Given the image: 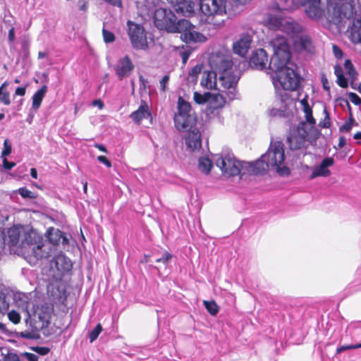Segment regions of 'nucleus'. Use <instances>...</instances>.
<instances>
[{
	"label": "nucleus",
	"mask_w": 361,
	"mask_h": 361,
	"mask_svg": "<svg viewBox=\"0 0 361 361\" xmlns=\"http://www.w3.org/2000/svg\"><path fill=\"white\" fill-rule=\"evenodd\" d=\"M51 267L55 268L61 274L69 271L72 268V262L63 254H59L50 262Z\"/></svg>",
	"instance_id": "nucleus-17"
},
{
	"label": "nucleus",
	"mask_w": 361,
	"mask_h": 361,
	"mask_svg": "<svg viewBox=\"0 0 361 361\" xmlns=\"http://www.w3.org/2000/svg\"><path fill=\"white\" fill-rule=\"evenodd\" d=\"M352 123L350 122H345L341 128L340 130L342 132H349L352 128Z\"/></svg>",
	"instance_id": "nucleus-52"
},
{
	"label": "nucleus",
	"mask_w": 361,
	"mask_h": 361,
	"mask_svg": "<svg viewBox=\"0 0 361 361\" xmlns=\"http://www.w3.org/2000/svg\"><path fill=\"white\" fill-rule=\"evenodd\" d=\"M270 46L274 55L269 63V68L274 73L273 75H276L277 73L283 72L285 69L289 68V65H291L289 63L290 57L289 46L283 36H279L272 39Z\"/></svg>",
	"instance_id": "nucleus-5"
},
{
	"label": "nucleus",
	"mask_w": 361,
	"mask_h": 361,
	"mask_svg": "<svg viewBox=\"0 0 361 361\" xmlns=\"http://www.w3.org/2000/svg\"><path fill=\"white\" fill-rule=\"evenodd\" d=\"M102 326L100 324H98L96 327L92 329L90 334H89V338H90V343H92L94 342L99 336V334L102 332Z\"/></svg>",
	"instance_id": "nucleus-38"
},
{
	"label": "nucleus",
	"mask_w": 361,
	"mask_h": 361,
	"mask_svg": "<svg viewBox=\"0 0 361 361\" xmlns=\"http://www.w3.org/2000/svg\"><path fill=\"white\" fill-rule=\"evenodd\" d=\"M352 0H327L328 14L329 15V8L331 7H343L351 3Z\"/></svg>",
	"instance_id": "nucleus-36"
},
{
	"label": "nucleus",
	"mask_w": 361,
	"mask_h": 361,
	"mask_svg": "<svg viewBox=\"0 0 361 361\" xmlns=\"http://www.w3.org/2000/svg\"><path fill=\"white\" fill-rule=\"evenodd\" d=\"M95 147L97 148L98 149H99L100 151L103 152H105L106 153L107 152V150H106V148L103 145H101V144H95Z\"/></svg>",
	"instance_id": "nucleus-60"
},
{
	"label": "nucleus",
	"mask_w": 361,
	"mask_h": 361,
	"mask_svg": "<svg viewBox=\"0 0 361 361\" xmlns=\"http://www.w3.org/2000/svg\"><path fill=\"white\" fill-rule=\"evenodd\" d=\"M212 164V161L206 157H201L199 159V170L206 174H208L211 170Z\"/></svg>",
	"instance_id": "nucleus-34"
},
{
	"label": "nucleus",
	"mask_w": 361,
	"mask_h": 361,
	"mask_svg": "<svg viewBox=\"0 0 361 361\" xmlns=\"http://www.w3.org/2000/svg\"><path fill=\"white\" fill-rule=\"evenodd\" d=\"M272 82L276 90V94L280 97L281 106L279 109L273 108L270 110V115L274 116H284L290 96L287 93H282V90L294 91L300 85V78L293 68L285 69L281 73L272 75Z\"/></svg>",
	"instance_id": "nucleus-4"
},
{
	"label": "nucleus",
	"mask_w": 361,
	"mask_h": 361,
	"mask_svg": "<svg viewBox=\"0 0 361 361\" xmlns=\"http://www.w3.org/2000/svg\"><path fill=\"white\" fill-rule=\"evenodd\" d=\"M12 147L8 139H6L4 142V149L1 152V157L6 158L11 153Z\"/></svg>",
	"instance_id": "nucleus-42"
},
{
	"label": "nucleus",
	"mask_w": 361,
	"mask_h": 361,
	"mask_svg": "<svg viewBox=\"0 0 361 361\" xmlns=\"http://www.w3.org/2000/svg\"><path fill=\"white\" fill-rule=\"evenodd\" d=\"M78 5L81 11H85L87 8V3L85 0H79Z\"/></svg>",
	"instance_id": "nucleus-55"
},
{
	"label": "nucleus",
	"mask_w": 361,
	"mask_h": 361,
	"mask_svg": "<svg viewBox=\"0 0 361 361\" xmlns=\"http://www.w3.org/2000/svg\"><path fill=\"white\" fill-rule=\"evenodd\" d=\"M213 161L227 176L253 174L252 162L240 161L231 153L216 154L213 157Z\"/></svg>",
	"instance_id": "nucleus-6"
},
{
	"label": "nucleus",
	"mask_w": 361,
	"mask_h": 361,
	"mask_svg": "<svg viewBox=\"0 0 361 361\" xmlns=\"http://www.w3.org/2000/svg\"><path fill=\"white\" fill-rule=\"evenodd\" d=\"M9 243L12 246H18L22 248L26 247V244H29L30 234L25 231L22 228L13 227L8 231Z\"/></svg>",
	"instance_id": "nucleus-12"
},
{
	"label": "nucleus",
	"mask_w": 361,
	"mask_h": 361,
	"mask_svg": "<svg viewBox=\"0 0 361 361\" xmlns=\"http://www.w3.org/2000/svg\"><path fill=\"white\" fill-rule=\"evenodd\" d=\"M25 310L28 318H37L41 322L48 321L51 312V308L47 305H42L39 307L35 306L32 302H27Z\"/></svg>",
	"instance_id": "nucleus-11"
},
{
	"label": "nucleus",
	"mask_w": 361,
	"mask_h": 361,
	"mask_svg": "<svg viewBox=\"0 0 361 361\" xmlns=\"http://www.w3.org/2000/svg\"><path fill=\"white\" fill-rule=\"evenodd\" d=\"M21 336H22V337L25 338H31L30 334L27 333V332H22Z\"/></svg>",
	"instance_id": "nucleus-62"
},
{
	"label": "nucleus",
	"mask_w": 361,
	"mask_h": 361,
	"mask_svg": "<svg viewBox=\"0 0 361 361\" xmlns=\"http://www.w3.org/2000/svg\"><path fill=\"white\" fill-rule=\"evenodd\" d=\"M324 113L325 114V116L324 120L322 122H320L319 126L322 128H329L331 126L330 118L326 108L324 109Z\"/></svg>",
	"instance_id": "nucleus-45"
},
{
	"label": "nucleus",
	"mask_w": 361,
	"mask_h": 361,
	"mask_svg": "<svg viewBox=\"0 0 361 361\" xmlns=\"http://www.w3.org/2000/svg\"><path fill=\"white\" fill-rule=\"evenodd\" d=\"M268 56L266 51L263 49H257L252 53L250 59V66L260 70L266 68Z\"/></svg>",
	"instance_id": "nucleus-19"
},
{
	"label": "nucleus",
	"mask_w": 361,
	"mask_h": 361,
	"mask_svg": "<svg viewBox=\"0 0 361 361\" xmlns=\"http://www.w3.org/2000/svg\"><path fill=\"white\" fill-rule=\"evenodd\" d=\"M200 8L207 18L226 14L225 0H200Z\"/></svg>",
	"instance_id": "nucleus-9"
},
{
	"label": "nucleus",
	"mask_w": 361,
	"mask_h": 361,
	"mask_svg": "<svg viewBox=\"0 0 361 361\" xmlns=\"http://www.w3.org/2000/svg\"><path fill=\"white\" fill-rule=\"evenodd\" d=\"M334 163V159L331 157H326L324 159L321 164L314 169L312 174L310 175V179H313L319 176H329L331 175V171L328 168L333 166Z\"/></svg>",
	"instance_id": "nucleus-20"
},
{
	"label": "nucleus",
	"mask_w": 361,
	"mask_h": 361,
	"mask_svg": "<svg viewBox=\"0 0 361 361\" xmlns=\"http://www.w3.org/2000/svg\"><path fill=\"white\" fill-rule=\"evenodd\" d=\"M133 68L134 65L128 56L120 59L114 67L116 75L121 80L129 76Z\"/></svg>",
	"instance_id": "nucleus-16"
},
{
	"label": "nucleus",
	"mask_w": 361,
	"mask_h": 361,
	"mask_svg": "<svg viewBox=\"0 0 361 361\" xmlns=\"http://www.w3.org/2000/svg\"><path fill=\"white\" fill-rule=\"evenodd\" d=\"M252 42V36L248 32H243L239 35L238 39L233 44V49L235 54L245 56L250 48Z\"/></svg>",
	"instance_id": "nucleus-15"
},
{
	"label": "nucleus",
	"mask_w": 361,
	"mask_h": 361,
	"mask_svg": "<svg viewBox=\"0 0 361 361\" xmlns=\"http://www.w3.org/2000/svg\"><path fill=\"white\" fill-rule=\"evenodd\" d=\"M202 72V66L196 65L194 66L188 73V76L187 78V80L188 83L190 84H196L197 82L198 76Z\"/></svg>",
	"instance_id": "nucleus-33"
},
{
	"label": "nucleus",
	"mask_w": 361,
	"mask_h": 361,
	"mask_svg": "<svg viewBox=\"0 0 361 361\" xmlns=\"http://www.w3.org/2000/svg\"><path fill=\"white\" fill-rule=\"evenodd\" d=\"M353 137L355 140L361 139V132H358V133H355Z\"/></svg>",
	"instance_id": "nucleus-63"
},
{
	"label": "nucleus",
	"mask_w": 361,
	"mask_h": 361,
	"mask_svg": "<svg viewBox=\"0 0 361 361\" xmlns=\"http://www.w3.org/2000/svg\"><path fill=\"white\" fill-rule=\"evenodd\" d=\"M130 118L136 123L139 124L143 118L151 117L148 105L144 100L141 101L139 108L130 115Z\"/></svg>",
	"instance_id": "nucleus-23"
},
{
	"label": "nucleus",
	"mask_w": 361,
	"mask_h": 361,
	"mask_svg": "<svg viewBox=\"0 0 361 361\" xmlns=\"http://www.w3.org/2000/svg\"><path fill=\"white\" fill-rule=\"evenodd\" d=\"M237 5H245L251 0H232Z\"/></svg>",
	"instance_id": "nucleus-58"
},
{
	"label": "nucleus",
	"mask_w": 361,
	"mask_h": 361,
	"mask_svg": "<svg viewBox=\"0 0 361 361\" xmlns=\"http://www.w3.org/2000/svg\"><path fill=\"white\" fill-rule=\"evenodd\" d=\"M306 140L302 137L297 135L294 133H291L287 137V142L289 145V147L292 150L301 149L305 143Z\"/></svg>",
	"instance_id": "nucleus-28"
},
{
	"label": "nucleus",
	"mask_w": 361,
	"mask_h": 361,
	"mask_svg": "<svg viewBox=\"0 0 361 361\" xmlns=\"http://www.w3.org/2000/svg\"><path fill=\"white\" fill-rule=\"evenodd\" d=\"M204 305L207 310L212 314L215 315L219 312V307L214 301H204Z\"/></svg>",
	"instance_id": "nucleus-37"
},
{
	"label": "nucleus",
	"mask_w": 361,
	"mask_h": 361,
	"mask_svg": "<svg viewBox=\"0 0 361 361\" xmlns=\"http://www.w3.org/2000/svg\"><path fill=\"white\" fill-rule=\"evenodd\" d=\"M295 45L300 49L304 50L308 53L314 51V46L310 37L307 35H302L298 40L295 42Z\"/></svg>",
	"instance_id": "nucleus-29"
},
{
	"label": "nucleus",
	"mask_w": 361,
	"mask_h": 361,
	"mask_svg": "<svg viewBox=\"0 0 361 361\" xmlns=\"http://www.w3.org/2000/svg\"><path fill=\"white\" fill-rule=\"evenodd\" d=\"M30 175L33 178H35V179L37 178V171L36 169L32 168L30 169Z\"/></svg>",
	"instance_id": "nucleus-61"
},
{
	"label": "nucleus",
	"mask_w": 361,
	"mask_h": 361,
	"mask_svg": "<svg viewBox=\"0 0 361 361\" xmlns=\"http://www.w3.org/2000/svg\"><path fill=\"white\" fill-rule=\"evenodd\" d=\"M18 194H20L23 198L34 199L35 198V194L27 189L26 188H20L18 190Z\"/></svg>",
	"instance_id": "nucleus-41"
},
{
	"label": "nucleus",
	"mask_w": 361,
	"mask_h": 361,
	"mask_svg": "<svg viewBox=\"0 0 361 361\" xmlns=\"http://www.w3.org/2000/svg\"><path fill=\"white\" fill-rule=\"evenodd\" d=\"M26 91V87H18L15 91V95L24 96Z\"/></svg>",
	"instance_id": "nucleus-54"
},
{
	"label": "nucleus",
	"mask_w": 361,
	"mask_h": 361,
	"mask_svg": "<svg viewBox=\"0 0 361 361\" xmlns=\"http://www.w3.org/2000/svg\"><path fill=\"white\" fill-rule=\"evenodd\" d=\"M97 159L99 162L105 164L108 168H110L111 166V161L104 156H99L97 157Z\"/></svg>",
	"instance_id": "nucleus-50"
},
{
	"label": "nucleus",
	"mask_w": 361,
	"mask_h": 361,
	"mask_svg": "<svg viewBox=\"0 0 361 361\" xmlns=\"http://www.w3.org/2000/svg\"><path fill=\"white\" fill-rule=\"evenodd\" d=\"M305 126L306 124L304 122L300 123L298 125L297 130L293 133L297 135H299L300 137H302L306 140V137L308 135V133L305 129Z\"/></svg>",
	"instance_id": "nucleus-39"
},
{
	"label": "nucleus",
	"mask_w": 361,
	"mask_h": 361,
	"mask_svg": "<svg viewBox=\"0 0 361 361\" xmlns=\"http://www.w3.org/2000/svg\"><path fill=\"white\" fill-rule=\"evenodd\" d=\"M175 20L176 16L171 10L159 8L154 12V24L159 30H165L169 32L173 28V23Z\"/></svg>",
	"instance_id": "nucleus-10"
},
{
	"label": "nucleus",
	"mask_w": 361,
	"mask_h": 361,
	"mask_svg": "<svg viewBox=\"0 0 361 361\" xmlns=\"http://www.w3.org/2000/svg\"><path fill=\"white\" fill-rule=\"evenodd\" d=\"M333 51L336 58H341L343 56V52L341 49L337 47L336 45H333Z\"/></svg>",
	"instance_id": "nucleus-51"
},
{
	"label": "nucleus",
	"mask_w": 361,
	"mask_h": 361,
	"mask_svg": "<svg viewBox=\"0 0 361 361\" xmlns=\"http://www.w3.org/2000/svg\"><path fill=\"white\" fill-rule=\"evenodd\" d=\"M200 85L202 87L208 90H217L218 77L216 71L213 70V71L210 72H204Z\"/></svg>",
	"instance_id": "nucleus-22"
},
{
	"label": "nucleus",
	"mask_w": 361,
	"mask_h": 361,
	"mask_svg": "<svg viewBox=\"0 0 361 361\" xmlns=\"http://www.w3.org/2000/svg\"><path fill=\"white\" fill-rule=\"evenodd\" d=\"M46 56V54L44 52H42V51H39L38 53V58L39 59H43Z\"/></svg>",
	"instance_id": "nucleus-64"
},
{
	"label": "nucleus",
	"mask_w": 361,
	"mask_h": 361,
	"mask_svg": "<svg viewBox=\"0 0 361 361\" xmlns=\"http://www.w3.org/2000/svg\"><path fill=\"white\" fill-rule=\"evenodd\" d=\"M190 104L183 98L179 97L178 102V113L175 114L174 123L176 128L182 130L195 123V118L191 114Z\"/></svg>",
	"instance_id": "nucleus-7"
},
{
	"label": "nucleus",
	"mask_w": 361,
	"mask_h": 361,
	"mask_svg": "<svg viewBox=\"0 0 361 361\" xmlns=\"http://www.w3.org/2000/svg\"><path fill=\"white\" fill-rule=\"evenodd\" d=\"M350 98L355 104H360L361 103V99L355 93H350Z\"/></svg>",
	"instance_id": "nucleus-53"
},
{
	"label": "nucleus",
	"mask_w": 361,
	"mask_h": 361,
	"mask_svg": "<svg viewBox=\"0 0 361 361\" xmlns=\"http://www.w3.org/2000/svg\"><path fill=\"white\" fill-rule=\"evenodd\" d=\"M330 20L341 26L347 21H353L349 27L350 37L353 43L361 42V5L358 0H352L351 3L338 8H329Z\"/></svg>",
	"instance_id": "nucleus-2"
},
{
	"label": "nucleus",
	"mask_w": 361,
	"mask_h": 361,
	"mask_svg": "<svg viewBox=\"0 0 361 361\" xmlns=\"http://www.w3.org/2000/svg\"><path fill=\"white\" fill-rule=\"evenodd\" d=\"M194 29L195 26H193L188 32L181 35V39L186 43L206 42L207 37L203 34L195 31Z\"/></svg>",
	"instance_id": "nucleus-24"
},
{
	"label": "nucleus",
	"mask_w": 361,
	"mask_h": 361,
	"mask_svg": "<svg viewBox=\"0 0 361 361\" xmlns=\"http://www.w3.org/2000/svg\"><path fill=\"white\" fill-rule=\"evenodd\" d=\"M128 34L132 46L136 49L145 50L148 48L147 39L144 28L132 21H128Z\"/></svg>",
	"instance_id": "nucleus-8"
},
{
	"label": "nucleus",
	"mask_w": 361,
	"mask_h": 361,
	"mask_svg": "<svg viewBox=\"0 0 361 361\" xmlns=\"http://www.w3.org/2000/svg\"><path fill=\"white\" fill-rule=\"evenodd\" d=\"M296 6H305L307 15L312 19H318L322 16L320 8V0H292Z\"/></svg>",
	"instance_id": "nucleus-13"
},
{
	"label": "nucleus",
	"mask_w": 361,
	"mask_h": 361,
	"mask_svg": "<svg viewBox=\"0 0 361 361\" xmlns=\"http://www.w3.org/2000/svg\"><path fill=\"white\" fill-rule=\"evenodd\" d=\"M0 99L5 105H9L11 103L10 95L8 92H3L0 96Z\"/></svg>",
	"instance_id": "nucleus-48"
},
{
	"label": "nucleus",
	"mask_w": 361,
	"mask_h": 361,
	"mask_svg": "<svg viewBox=\"0 0 361 361\" xmlns=\"http://www.w3.org/2000/svg\"><path fill=\"white\" fill-rule=\"evenodd\" d=\"M102 35H103L104 41L106 43H111V42H114L115 36L113 32L106 30L105 28H103Z\"/></svg>",
	"instance_id": "nucleus-40"
},
{
	"label": "nucleus",
	"mask_w": 361,
	"mask_h": 361,
	"mask_svg": "<svg viewBox=\"0 0 361 361\" xmlns=\"http://www.w3.org/2000/svg\"><path fill=\"white\" fill-rule=\"evenodd\" d=\"M334 73L337 78V83L341 87H348V79L343 75V70L341 66L336 65L334 67Z\"/></svg>",
	"instance_id": "nucleus-32"
},
{
	"label": "nucleus",
	"mask_w": 361,
	"mask_h": 361,
	"mask_svg": "<svg viewBox=\"0 0 361 361\" xmlns=\"http://www.w3.org/2000/svg\"><path fill=\"white\" fill-rule=\"evenodd\" d=\"M187 147L192 151L201 147V135L197 128L190 130L185 137Z\"/></svg>",
	"instance_id": "nucleus-21"
},
{
	"label": "nucleus",
	"mask_w": 361,
	"mask_h": 361,
	"mask_svg": "<svg viewBox=\"0 0 361 361\" xmlns=\"http://www.w3.org/2000/svg\"><path fill=\"white\" fill-rule=\"evenodd\" d=\"M8 40L12 42L15 39V29L14 27H11L8 31Z\"/></svg>",
	"instance_id": "nucleus-56"
},
{
	"label": "nucleus",
	"mask_w": 361,
	"mask_h": 361,
	"mask_svg": "<svg viewBox=\"0 0 361 361\" xmlns=\"http://www.w3.org/2000/svg\"><path fill=\"white\" fill-rule=\"evenodd\" d=\"M361 348V343L357 345H343L337 348V353H341V352L347 350H353Z\"/></svg>",
	"instance_id": "nucleus-46"
},
{
	"label": "nucleus",
	"mask_w": 361,
	"mask_h": 361,
	"mask_svg": "<svg viewBox=\"0 0 361 361\" xmlns=\"http://www.w3.org/2000/svg\"><path fill=\"white\" fill-rule=\"evenodd\" d=\"M47 91V87L44 85L34 94L32 96V108L34 109H38L39 108Z\"/></svg>",
	"instance_id": "nucleus-31"
},
{
	"label": "nucleus",
	"mask_w": 361,
	"mask_h": 361,
	"mask_svg": "<svg viewBox=\"0 0 361 361\" xmlns=\"http://www.w3.org/2000/svg\"><path fill=\"white\" fill-rule=\"evenodd\" d=\"M209 64L212 70L216 71L218 77L217 90L225 92L226 99L233 100L237 94V85L240 79V73L234 66L231 56L221 53L211 56Z\"/></svg>",
	"instance_id": "nucleus-1"
},
{
	"label": "nucleus",
	"mask_w": 361,
	"mask_h": 361,
	"mask_svg": "<svg viewBox=\"0 0 361 361\" xmlns=\"http://www.w3.org/2000/svg\"><path fill=\"white\" fill-rule=\"evenodd\" d=\"M252 164L253 174H260L269 169L276 170L281 176H288L290 169L285 164L284 147L282 142H271L267 152Z\"/></svg>",
	"instance_id": "nucleus-3"
},
{
	"label": "nucleus",
	"mask_w": 361,
	"mask_h": 361,
	"mask_svg": "<svg viewBox=\"0 0 361 361\" xmlns=\"http://www.w3.org/2000/svg\"><path fill=\"white\" fill-rule=\"evenodd\" d=\"M8 317L10 321H11L14 324H18L20 321V314L15 311L11 310L8 313Z\"/></svg>",
	"instance_id": "nucleus-43"
},
{
	"label": "nucleus",
	"mask_w": 361,
	"mask_h": 361,
	"mask_svg": "<svg viewBox=\"0 0 361 361\" xmlns=\"http://www.w3.org/2000/svg\"><path fill=\"white\" fill-rule=\"evenodd\" d=\"M94 106H98L100 109H102L104 106V104L101 100H94L92 102Z\"/></svg>",
	"instance_id": "nucleus-59"
},
{
	"label": "nucleus",
	"mask_w": 361,
	"mask_h": 361,
	"mask_svg": "<svg viewBox=\"0 0 361 361\" xmlns=\"http://www.w3.org/2000/svg\"><path fill=\"white\" fill-rule=\"evenodd\" d=\"M194 101L198 104H204L208 102L217 100L221 99V100L224 99L223 95L214 94H212L209 92L201 94L198 92H194L193 96Z\"/></svg>",
	"instance_id": "nucleus-25"
},
{
	"label": "nucleus",
	"mask_w": 361,
	"mask_h": 361,
	"mask_svg": "<svg viewBox=\"0 0 361 361\" xmlns=\"http://www.w3.org/2000/svg\"><path fill=\"white\" fill-rule=\"evenodd\" d=\"M44 244L42 242L33 243L32 237L29 239V244H26L25 249L28 253H31L35 258L39 259L45 257V253L42 250Z\"/></svg>",
	"instance_id": "nucleus-26"
},
{
	"label": "nucleus",
	"mask_w": 361,
	"mask_h": 361,
	"mask_svg": "<svg viewBox=\"0 0 361 361\" xmlns=\"http://www.w3.org/2000/svg\"><path fill=\"white\" fill-rule=\"evenodd\" d=\"M170 80L169 75H164L159 81L160 83V90L162 92H166L167 90V85L169 84Z\"/></svg>",
	"instance_id": "nucleus-44"
},
{
	"label": "nucleus",
	"mask_w": 361,
	"mask_h": 361,
	"mask_svg": "<svg viewBox=\"0 0 361 361\" xmlns=\"http://www.w3.org/2000/svg\"><path fill=\"white\" fill-rule=\"evenodd\" d=\"M173 7L177 13H180L184 16L193 13L195 10V3L190 0H167Z\"/></svg>",
	"instance_id": "nucleus-18"
},
{
	"label": "nucleus",
	"mask_w": 361,
	"mask_h": 361,
	"mask_svg": "<svg viewBox=\"0 0 361 361\" xmlns=\"http://www.w3.org/2000/svg\"><path fill=\"white\" fill-rule=\"evenodd\" d=\"M193 26L194 25L188 20L181 19L176 21V19L173 23V28H171L169 32H179L181 33V35H184L185 32H188Z\"/></svg>",
	"instance_id": "nucleus-27"
},
{
	"label": "nucleus",
	"mask_w": 361,
	"mask_h": 361,
	"mask_svg": "<svg viewBox=\"0 0 361 361\" xmlns=\"http://www.w3.org/2000/svg\"><path fill=\"white\" fill-rule=\"evenodd\" d=\"M344 68L348 75L349 79L351 80L352 82L355 80L357 73L353 68V65L349 59L345 61Z\"/></svg>",
	"instance_id": "nucleus-35"
},
{
	"label": "nucleus",
	"mask_w": 361,
	"mask_h": 361,
	"mask_svg": "<svg viewBox=\"0 0 361 361\" xmlns=\"http://www.w3.org/2000/svg\"><path fill=\"white\" fill-rule=\"evenodd\" d=\"M16 166V163L9 162L6 158L3 159V166L6 170H11Z\"/></svg>",
	"instance_id": "nucleus-49"
},
{
	"label": "nucleus",
	"mask_w": 361,
	"mask_h": 361,
	"mask_svg": "<svg viewBox=\"0 0 361 361\" xmlns=\"http://www.w3.org/2000/svg\"><path fill=\"white\" fill-rule=\"evenodd\" d=\"M300 104L302 106V111L305 113L306 121L311 125L315 124L316 121L312 116V109L308 104L307 97L300 100Z\"/></svg>",
	"instance_id": "nucleus-30"
},
{
	"label": "nucleus",
	"mask_w": 361,
	"mask_h": 361,
	"mask_svg": "<svg viewBox=\"0 0 361 361\" xmlns=\"http://www.w3.org/2000/svg\"><path fill=\"white\" fill-rule=\"evenodd\" d=\"M266 25L269 30H281L286 33H290L293 29L292 23L288 22L281 16L275 15H271L268 17Z\"/></svg>",
	"instance_id": "nucleus-14"
},
{
	"label": "nucleus",
	"mask_w": 361,
	"mask_h": 361,
	"mask_svg": "<svg viewBox=\"0 0 361 361\" xmlns=\"http://www.w3.org/2000/svg\"><path fill=\"white\" fill-rule=\"evenodd\" d=\"M172 258V255L168 252H165L162 257L156 259L157 262L168 263Z\"/></svg>",
	"instance_id": "nucleus-47"
},
{
	"label": "nucleus",
	"mask_w": 361,
	"mask_h": 361,
	"mask_svg": "<svg viewBox=\"0 0 361 361\" xmlns=\"http://www.w3.org/2000/svg\"><path fill=\"white\" fill-rule=\"evenodd\" d=\"M346 139L343 137V136H341L339 137V140H338V147L339 148H342L345 145H346Z\"/></svg>",
	"instance_id": "nucleus-57"
}]
</instances>
